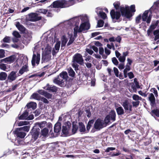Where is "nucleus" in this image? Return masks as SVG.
Segmentation results:
<instances>
[{"label": "nucleus", "mask_w": 159, "mask_h": 159, "mask_svg": "<svg viewBox=\"0 0 159 159\" xmlns=\"http://www.w3.org/2000/svg\"><path fill=\"white\" fill-rule=\"evenodd\" d=\"M120 11L122 16L125 17L127 19L131 18L133 15V12H134L136 10L135 5H132L129 7L128 6H125V7H120Z\"/></svg>", "instance_id": "1"}, {"label": "nucleus", "mask_w": 159, "mask_h": 159, "mask_svg": "<svg viewBox=\"0 0 159 159\" xmlns=\"http://www.w3.org/2000/svg\"><path fill=\"white\" fill-rule=\"evenodd\" d=\"M69 77L66 72L63 71L54 80L53 82L61 86H63L65 85V83H66Z\"/></svg>", "instance_id": "2"}, {"label": "nucleus", "mask_w": 159, "mask_h": 159, "mask_svg": "<svg viewBox=\"0 0 159 159\" xmlns=\"http://www.w3.org/2000/svg\"><path fill=\"white\" fill-rule=\"evenodd\" d=\"M73 62L72 67L75 69V70H79V66L78 64L83 65L84 64V60L82 56L80 53H76L73 57Z\"/></svg>", "instance_id": "3"}, {"label": "nucleus", "mask_w": 159, "mask_h": 159, "mask_svg": "<svg viewBox=\"0 0 159 159\" xmlns=\"http://www.w3.org/2000/svg\"><path fill=\"white\" fill-rule=\"evenodd\" d=\"M69 6L68 2L66 0H57L54 1L50 7L54 8H64Z\"/></svg>", "instance_id": "4"}, {"label": "nucleus", "mask_w": 159, "mask_h": 159, "mask_svg": "<svg viewBox=\"0 0 159 159\" xmlns=\"http://www.w3.org/2000/svg\"><path fill=\"white\" fill-rule=\"evenodd\" d=\"M28 59L27 57H24L22 61L17 62L16 66L17 67H22L20 70H27L28 66Z\"/></svg>", "instance_id": "5"}, {"label": "nucleus", "mask_w": 159, "mask_h": 159, "mask_svg": "<svg viewBox=\"0 0 159 159\" xmlns=\"http://www.w3.org/2000/svg\"><path fill=\"white\" fill-rule=\"evenodd\" d=\"M40 133V129L37 126H34L31 130L30 133L33 138L35 141L37 139Z\"/></svg>", "instance_id": "6"}, {"label": "nucleus", "mask_w": 159, "mask_h": 159, "mask_svg": "<svg viewBox=\"0 0 159 159\" xmlns=\"http://www.w3.org/2000/svg\"><path fill=\"white\" fill-rule=\"evenodd\" d=\"M39 14L36 13H31L28 14V20L29 21L35 22L40 20L42 18L41 16H39Z\"/></svg>", "instance_id": "7"}, {"label": "nucleus", "mask_w": 159, "mask_h": 159, "mask_svg": "<svg viewBox=\"0 0 159 159\" xmlns=\"http://www.w3.org/2000/svg\"><path fill=\"white\" fill-rule=\"evenodd\" d=\"M122 106L124 109L125 112L127 113H129L132 110V106L127 100L123 102Z\"/></svg>", "instance_id": "8"}, {"label": "nucleus", "mask_w": 159, "mask_h": 159, "mask_svg": "<svg viewBox=\"0 0 159 159\" xmlns=\"http://www.w3.org/2000/svg\"><path fill=\"white\" fill-rule=\"evenodd\" d=\"M104 124L103 120L100 118H98L96 120L94 124V128L97 130H100L103 127Z\"/></svg>", "instance_id": "9"}, {"label": "nucleus", "mask_w": 159, "mask_h": 159, "mask_svg": "<svg viewBox=\"0 0 159 159\" xmlns=\"http://www.w3.org/2000/svg\"><path fill=\"white\" fill-rule=\"evenodd\" d=\"M33 55V57L31 61L32 64L33 66H34L35 65V61L36 63L37 64H39L40 60V54L38 52L37 53V55L34 53Z\"/></svg>", "instance_id": "10"}, {"label": "nucleus", "mask_w": 159, "mask_h": 159, "mask_svg": "<svg viewBox=\"0 0 159 159\" xmlns=\"http://www.w3.org/2000/svg\"><path fill=\"white\" fill-rule=\"evenodd\" d=\"M110 15L112 19H116V20L119 19L121 16V15L120 11H115L114 9H112L111 10L110 12Z\"/></svg>", "instance_id": "11"}, {"label": "nucleus", "mask_w": 159, "mask_h": 159, "mask_svg": "<svg viewBox=\"0 0 159 159\" xmlns=\"http://www.w3.org/2000/svg\"><path fill=\"white\" fill-rule=\"evenodd\" d=\"M14 134L16 135L17 137L20 138H23L26 135V133L24 132H23L21 130H19L18 129H16L14 131Z\"/></svg>", "instance_id": "12"}, {"label": "nucleus", "mask_w": 159, "mask_h": 159, "mask_svg": "<svg viewBox=\"0 0 159 159\" xmlns=\"http://www.w3.org/2000/svg\"><path fill=\"white\" fill-rule=\"evenodd\" d=\"M87 70H83L82 72L83 73L80 77L81 81L83 82L87 79V78L89 76V73L87 72ZM89 71V70H87Z\"/></svg>", "instance_id": "13"}, {"label": "nucleus", "mask_w": 159, "mask_h": 159, "mask_svg": "<svg viewBox=\"0 0 159 159\" xmlns=\"http://www.w3.org/2000/svg\"><path fill=\"white\" fill-rule=\"evenodd\" d=\"M16 27L18 29L20 32L21 34H24L25 33L26 31V28L20 23L17 21L16 22Z\"/></svg>", "instance_id": "14"}, {"label": "nucleus", "mask_w": 159, "mask_h": 159, "mask_svg": "<svg viewBox=\"0 0 159 159\" xmlns=\"http://www.w3.org/2000/svg\"><path fill=\"white\" fill-rule=\"evenodd\" d=\"M16 58V57L15 55H12L4 59L3 60L7 63H11L15 61Z\"/></svg>", "instance_id": "15"}, {"label": "nucleus", "mask_w": 159, "mask_h": 159, "mask_svg": "<svg viewBox=\"0 0 159 159\" xmlns=\"http://www.w3.org/2000/svg\"><path fill=\"white\" fill-rule=\"evenodd\" d=\"M80 30L82 31L89 30L90 28V24L89 22H84L82 23L80 25Z\"/></svg>", "instance_id": "16"}, {"label": "nucleus", "mask_w": 159, "mask_h": 159, "mask_svg": "<svg viewBox=\"0 0 159 159\" xmlns=\"http://www.w3.org/2000/svg\"><path fill=\"white\" fill-rule=\"evenodd\" d=\"M61 49L64 50L65 47L66 45L68 39L65 35H63L61 38Z\"/></svg>", "instance_id": "17"}, {"label": "nucleus", "mask_w": 159, "mask_h": 159, "mask_svg": "<svg viewBox=\"0 0 159 159\" xmlns=\"http://www.w3.org/2000/svg\"><path fill=\"white\" fill-rule=\"evenodd\" d=\"M16 71H11L8 75V79L11 81L15 80L17 77L16 74Z\"/></svg>", "instance_id": "18"}, {"label": "nucleus", "mask_w": 159, "mask_h": 159, "mask_svg": "<svg viewBox=\"0 0 159 159\" xmlns=\"http://www.w3.org/2000/svg\"><path fill=\"white\" fill-rule=\"evenodd\" d=\"M61 124L59 122H57L55 125L54 128V132L57 134L61 131Z\"/></svg>", "instance_id": "19"}, {"label": "nucleus", "mask_w": 159, "mask_h": 159, "mask_svg": "<svg viewBox=\"0 0 159 159\" xmlns=\"http://www.w3.org/2000/svg\"><path fill=\"white\" fill-rule=\"evenodd\" d=\"M116 111L117 114L119 115H122L124 114L125 110L123 109V108L121 106L116 107Z\"/></svg>", "instance_id": "20"}, {"label": "nucleus", "mask_w": 159, "mask_h": 159, "mask_svg": "<svg viewBox=\"0 0 159 159\" xmlns=\"http://www.w3.org/2000/svg\"><path fill=\"white\" fill-rule=\"evenodd\" d=\"M28 112L27 110L25 111L23 114L20 115L19 114L18 116V119L20 120H27V118L28 116Z\"/></svg>", "instance_id": "21"}, {"label": "nucleus", "mask_w": 159, "mask_h": 159, "mask_svg": "<svg viewBox=\"0 0 159 159\" xmlns=\"http://www.w3.org/2000/svg\"><path fill=\"white\" fill-rule=\"evenodd\" d=\"M44 89L52 92H56L57 90V87L55 86H50L48 84H47L46 87H44Z\"/></svg>", "instance_id": "22"}, {"label": "nucleus", "mask_w": 159, "mask_h": 159, "mask_svg": "<svg viewBox=\"0 0 159 159\" xmlns=\"http://www.w3.org/2000/svg\"><path fill=\"white\" fill-rule=\"evenodd\" d=\"M148 99L150 102L151 105L153 106L156 103V99L155 97L152 93H150L149 95Z\"/></svg>", "instance_id": "23"}, {"label": "nucleus", "mask_w": 159, "mask_h": 159, "mask_svg": "<svg viewBox=\"0 0 159 159\" xmlns=\"http://www.w3.org/2000/svg\"><path fill=\"white\" fill-rule=\"evenodd\" d=\"M109 116L111 119L114 121L116 120V114L115 111L114 110H111L109 113V114L107 115Z\"/></svg>", "instance_id": "24"}, {"label": "nucleus", "mask_w": 159, "mask_h": 159, "mask_svg": "<svg viewBox=\"0 0 159 159\" xmlns=\"http://www.w3.org/2000/svg\"><path fill=\"white\" fill-rule=\"evenodd\" d=\"M36 103L35 102H30L27 104L26 107L28 109L31 108L32 109L34 110L36 108Z\"/></svg>", "instance_id": "25"}, {"label": "nucleus", "mask_w": 159, "mask_h": 159, "mask_svg": "<svg viewBox=\"0 0 159 159\" xmlns=\"http://www.w3.org/2000/svg\"><path fill=\"white\" fill-rule=\"evenodd\" d=\"M70 126L68 125L67 127L66 126H63L62 129V132L63 134L65 135H67L69 133V129L70 128Z\"/></svg>", "instance_id": "26"}, {"label": "nucleus", "mask_w": 159, "mask_h": 159, "mask_svg": "<svg viewBox=\"0 0 159 159\" xmlns=\"http://www.w3.org/2000/svg\"><path fill=\"white\" fill-rule=\"evenodd\" d=\"M152 116L155 117V116L159 117V110L157 109H154L152 110L150 112Z\"/></svg>", "instance_id": "27"}, {"label": "nucleus", "mask_w": 159, "mask_h": 159, "mask_svg": "<svg viewBox=\"0 0 159 159\" xmlns=\"http://www.w3.org/2000/svg\"><path fill=\"white\" fill-rule=\"evenodd\" d=\"M94 122V120L93 119L89 121L86 126V129L87 131L86 133H88L89 131V129L92 126Z\"/></svg>", "instance_id": "28"}, {"label": "nucleus", "mask_w": 159, "mask_h": 159, "mask_svg": "<svg viewBox=\"0 0 159 159\" xmlns=\"http://www.w3.org/2000/svg\"><path fill=\"white\" fill-rule=\"evenodd\" d=\"M79 130L80 132L85 133L86 131L85 126L82 122H79Z\"/></svg>", "instance_id": "29"}, {"label": "nucleus", "mask_w": 159, "mask_h": 159, "mask_svg": "<svg viewBox=\"0 0 159 159\" xmlns=\"http://www.w3.org/2000/svg\"><path fill=\"white\" fill-rule=\"evenodd\" d=\"M51 57V56L50 55L44 54V55H42V60L46 62L50 60Z\"/></svg>", "instance_id": "30"}, {"label": "nucleus", "mask_w": 159, "mask_h": 159, "mask_svg": "<svg viewBox=\"0 0 159 159\" xmlns=\"http://www.w3.org/2000/svg\"><path fill=\"white\" fill-rule=\"evenodd\" d=\"M47 122L46 121H43L41 122H38L35 123V126H37L38 127L42 129L45 126Z\"/></svg>", "instance_id": "31"}, {"label": "nucleus", "mask_w": 159, "mask_h": 159, "mask_svg": "<svg viewBox=\"0 0 159 159\" xmlns=\"http://www.w3.org/2000/svg\"><path fill=\"white\" fill-rule=\"evenodd\" d=\"M45 74V72H42L41 74L39 73H37L36 74L32 75L30 76L29 77V78H33L34 77L39 76V77H41L43 76Z\"/></svg>", "instance_id": "32"}, {"label": "nucleus", "mask_w": 159, "mask_h": 159, "mask_svg": "<svg viewBox=\"0 0 159 159\" xmlns=\"http://www.w3.org/2000/svg\"><path fill=\"white\" fill-rule=\"evenodd\" d=\"M7 77V74L5 72H1L0 73V80H5Z\"/></svg>", "instance_id": "33"}, {"label": "nucleus", "mask_w": 159, "mask_h": 159, "mask_svg": "<svg viewBox=\"0 0 159 159\" xmlns=\"http://www.w3.org/2000/svg\"><path fill=\"white\" fill-rule=\"evenodd\" d=\"M31 97L33 98L36 99L38 100H40L41 98L40 96L38 93H34L31 96Z\"/></svg>", "instance_id": "34"}, {"label": "nucleus", "mask_w": 159, "mask_h": 159, "mask_svg": "<svg viewBox=\"0 0 159 159\" xmlns=\"http://www.w3.org/2000/svg\"><path fill=\"white\" fill-rule=\"evenodd\" d=\"M30 127L29 126H25L22 127L18 128L19 130L23 131H24L28 132L30 130Z\"/></svg>", "instance_id": "35"}, {"label": "nucleus", "mask_w": 159, "mask_h": 159, "mask_svg": "<svg viewBox=\"0 0 159 159\" xmlns=\"http://www.w3.org/2000/svg\"><path fill=\"white\" fill-rule=\"evenodd\" d=\"M48 130L47 128H46L43 129L41 131V135L43 136H46L48 134Z\"/></svg>", "instance_id": "36"}, {"label": "nucleus", "mask_w": 159, "mask_h": 159, "mask_svg": "<svg viewBox=\"0 0 159 159\" xmlns=\"http://www.w3.org/2000/svg\"><path fill=\"white\" fill-rule=\"evenodd\" d=\"M148 11H145L143 13L142 17V20L143 21H145L146 20L148 17Z\"/></svg>", "instance_id": "37"}, {"label": "nucleus", "mask_w": 159, "mask_h": 159, "mask_svg": "<svg viewBox=\"0 0 159 159\" xmlns=\"http://www.w3.org/2000/svg\"><path fill=\"white\" fill-rule=\"evenodd\" d=\"M153 34L155 36L154 39L155 41L159 39V29L154 31L153 32Z\"/></svg>", "instance_id": "38"}, {"label": "nucleus", "mask_w": 159, "mask_h": 159, "mask_svg": "<svg viewBox=\"0 0 159 159\" xmlns=\"http://www.w3.org/2000/svg\"><path fill=\"white\" fill-rule=\"evenodd\" d=\"M75 39L71 35L70 37L69 40L67 44V46H68L72 44L75 41Z\"/></svg>", "instance_id": "39"}, {"label": "nucleus", "mask_w": 159, "mask_h": 159, "mask_svg": "<svg viewBox=\"0 0 159 159\" xmlns=\"http://www.w3.org/2000/svg\"><path fill=\"white\" fill-rule=\"evenodd\" d=\"M133 100L135 101H139V100H142V98L141 97L139 96L137 94H134L132 96Z\"/></svg>", "instance_id": "40"}, {"label": "nucleus", "mask_w": 159, "mask_h": 159, "mask_svg": "<svg viewBox=\"0 0 159 159\" xmlns=\"http://www.w3.org/2000/svg\"><path fill=\"white\" fill-rule=\"evenodd\" d=\"M10 37L9 36H6L1 41V42L5 43H10Z\"/></svg>", "instance_id": "41"}, {"label": "nucleus", "mask_w": 159, "mask_h": 159, "mask_svg": "<svg viewBox=\"0 0 159 159\" xmlns=\"http://www.w3.org/2000/svg\"><path fill=\"white\" fill-rule=\"evenodd\" d=\"M98 15L103 19H105L107 17V15L106 13L102 11H99V14Z\"/></svg>", "instance_id": "42"}, {"label": "nucleus", "mask_w": 159, "mask_h": 159, "mask_svg": "<svg viewBox=\"0 0 159 159\" xmlns=\"http://www.w3.org/2000/svg\"><path fill=\"white\" fill-rule=\"evenodd\" d=\"M48 11V10L47 9H38V10L37 11V12L40 13H43L44 14H46Z\"/></svg>", "instance_id": "43"}, {"label": "nucleus", "mask_w": 159, "mask_h": 159, "mask_svg": "<svg viewBox=\"0 0 159 159\" xmlns=\"http://www.w3.org/2000/svg\"><path fill=\"white\" fill-rule=\"evenodd\" d=\"M68 74L69 76L74 78L75 76V73L74 70H68Z\"/></svg>", "instance_id": "44"}, {"label": "nucleus", "mask_w": 159, "mask_h": 159, "mask_svg": "<svg viewBox=\"0 0 159 159\" xmlns=\"http://www.w3.org/2000/svg\"><path fill=\"white\" fill-rule=\"evenodd\" d=\"M111 118L110 117L109 115H107L104 119V124H105L106 125L108 124L110 122V120Z\"/></svg>", "instance_id": "45"}, {"label": "nucleus", "mask_w": 159, "mask_h": 159, "mask_svg": "<svg viewBox=\"0 0 159 159\" xmlns=\"http://www.w3.org/2000/svg\"><path fill=\"white\" fill-rule=\"evenodd\" d=\"M78 128V126L76 125L73 124V128L72 129V132L74 134L76 132Z\"/></svg>", "instance_id": "46"}, {"label": "nucleus", "mask_w": 159, "mask_h": 159, "mask_svg": "<svg viewBox=\"0 0 159 159\" xmlns=\"http://www.w3.org/2000/svg\"><path fill=\"white\" fill-rule=\"evenodd\" d=\"M61 44V41H58L55 46V48L56 50H59L60 48Z\"/></svg>", "instance_id": "47"}, {"label": "nucleus", "mask_w": 159, "mask_h": 159, "mask_svg": "<svg viewBox=\"0 0 159 159\" xmlns=\"http://www.w3.org/2000/svg\"><path fill=\"white\" fill-rule=\"evenodd\" d=\"M81 29L80 30V26L79 28L78 25L76 26L74 28V32H76L80 33L82 32Z\"/></svg>", "instance_id": "48"}, {"label": "nucleus", "mask_w": 159, "mask_h": 159, "mask_svg": "<svg viewBox=\"0 0 159 159\" xmlns=\"http://www.w3.org/2000/svg\"><path fill=\"white\" fill-rule=\"evenodd\" d=\"M150 91L153 92L155 94V97L157 98L158 96V94L157 90L154 88H152L151 89Z\"/></svg>", "instance_id": "49"}, {"label": "nucleus", "mask_w": 159, "mask_h": 159, "mask_svg": "<svg viewBox=\"0 0 159 159\" xmlns=\"http://www.w3.org/2000/svg\"><path fill=\"white\" fill-rule=\"evenodd\" d=\"M12 34L16 38H20L21 37V35L19 32L16 31H14L12 33Z\"/></svg>", "instance_id": "50"}, {"label": "nucleus", "mask_w": 159, "mask_h": 159, "mask_svg": "<svg viewBox=\"0 0 159 159\" xmlns=\"http://www.w3.org/2000/svg\"><path fill=\"white\" fill-rule=\"evenodd\" d=\"M113 5L114 7L116 10H118L121 7H120V3L119 2H115L113 3Z\"/></svg>", "instance_id": "51"}, {"label": "nucleus", "mask_w": 159, "mask_h": 159, "mask_svg": "<svg viewBox=\"0 0 159 159\" xmlns=\"http://www.w3.org/2000/svg\"><path fill=\"white\" fill-rule=\"evenodd\" d=\"M104 23V21L102 20H99L98 22L97 26L101 27L103 26Z\"/></svg>", "instance_id": "52"}, {"label": "nucleus", "mask_w": 159, "mask_h": 159, "mask_svg": "<svg viewBox=\"0 0 159 159\" xmlns=\"http://www.w3.org/2000/svg\"><path fill=\"white\" fill-rule=\"evenodd\" d=\"M140 102L139 101H133L132 104L133 107H137L139 105Z\"/></svg>", "instance_id": "53"}, {"label": "nucleus", "mask_w": 159, "mask_h": 159, "mask_svg": "<svg viewBox=\"0 0 159 159\" xmlns=\"http://www.w3.org/2000/svg\"><path fill=\"white\" fill-rule=\"evenodd\" d=\"M29 124V122L28 121H21L20 122L18 123V126H21L23 125H27Z\"/></svg>", "instance_id": "54"}, {"label": "nucleus", "mask_w": 159, "mask_h": 159, "mask_svg": "<svg viewBox=\"0 0 159 159\" xmlns=\"http://www.w3.org/2000/svg\"><path fill=\"white\" fill-rule=\"evenodd\" d=\"M134 82L135 84L136 87L137 89H139L140 88V86L139 84V82L137 81V78H135L134 79Z\"/></svg>", "instance_id": "55"}, {"label": "nucleus", "mask_w": 159, "mask_h": 159, "mask_svg": "<svg viewBox=\"0 0 159 159\" xmlns=\"http://www.w3.org/2000/svg\"><path fill=\"white\" fill-rule=\"evenodd\" d=\"M112 61L113 63L115 65H117L118 64L119 62L115 57L112 58Z\"/></svg>", "instance_id": "56"}, {"label": "nucleus", "mask_w": 159, "mask_h": 159, "mask_svg": "<svg viewBox=\"0 0 159 159\" xmlns=\"http://www.w3.org/2000/svg\"><path fill=\"white\" fill-rule=\"evenodd\" d=\"M40 100L46 104H48L49 103V101L47 99L44 97H41Z\"/></svg>", "instance_id": "57"}, {"label": "nucleus", "mask_w": 159, "mask_h": 159, "mask_svg": "<svg viewBox=\"0 0 159 159\" xmlns=\"http://www.w3.org/2000/svg\"><path fill=\"white\" fill-rule=\"evenodd\" d=\"M141 19V15H139L136 18V22L137 24H139L140 22V20Z\"/></svg>", "instance_id": "58"}, {"label": "nucleus", "mask_w": 159, "mask_h": 159, "mask_svg": "<svg viewBox=\"0 0 159 159\" xmlns=\"http://www.w3.org/2000/svg\"><path fill=\"white\" fill-rule=\"evenodd\" d=\"M91 75L93 76V77L91 79L92 80L91 81V85L94 86L95 84V80L94 79V73H92Z\"/></svg>", "instance_id": "59"}, {"label": "nucleus", "mask_w": 159, "mask_h": 159, "mask_svg": "<svg viewBox=\"0 0 159 159\" xmlns=\"http://www.w3.org/2000/svg\"><path fill=\"white\" fill-rule=\"evenodd\" d=\"M23 143V141L20 139H17V140H15V143L17 145L22 144Z\"/></svg>", "instance_id": "60"}, {"label": "nucleus", "mask_w": 159, "mask_h": 159, "mask_svg": "<svg viewBox=\"0 0 159 159\" xmlns=\"http://www.w3.org/2000/svg\"><path fill=\"white\" fill-rule=\"evenodd\" d=\"M5 51L3 49H0V58L5 57Z\"/></svg>", "instance_id": "61"}, {"label": "nucleus", "mask_w": 159, "mask_h": 159, "mask_svg": "<svg viewBox=\"0 0 159 159\" xmlns=\"http://www.w3.org/2000/svg\"><path fill=\"white\" fill-rule=\"evenodd\" d=\"M44 96L48 98H52V95L50 93H48L47 92H45Z\"/></svg>", "instance_id": "62"}, {"label": "nucleus", "mask_w": 159, "mask_h": 159, "mask_svg": "<svg viewBox=\"0 0 159 159\" xmlns=\"http://www.w3.org/2000/svg\"><path fill=\"white\" fill-rule=\"evenodd\" d=\"M7 64L1 63L0 64V69L2 70H6L7 68Z\"/></svg>", "instance_id": "63"}, {"label": "nucleus", "mask_w": 159, "mask_h": 159, "mask_svg": "<svg viewBox=\"0 0 159 159\" xmlns=\"http://www.w3.org/2000/svg\"><path fill=\"white\" fill-rule=\"evenodd\" d=\"M116 149L115 148L113 147H108L106 149L105 151V152H109L111 151L114 150Z\"/></svg>", "instance_id": "64"}]
</instances>
